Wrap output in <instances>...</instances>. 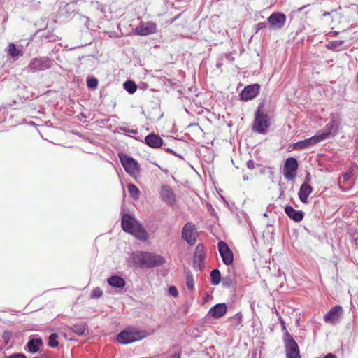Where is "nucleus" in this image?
Instances as JSON below:
<instances>
[{"instance_id": "nucleus-32", "label": "nucleus", "mask_w": 358, "mask_h": 358, "mask_svg": "<svg viewBox=\"0 0 358 358\" xmlns=\"http://www.w3.org/2000/svg\"><path fill=\"white\" fill-rule=\"evenodd\" d=\"M221 282L222 287L227 289L231 287L234 284V280L230 275L224 277Z\"/></svg>"}, {"instance_id": "nucleus-34", "label": "nucleus", "mask_w": 358, "mask_h": 358, "mask_svg": "<svg viewBox=\"0 0 358 358\" xmlns=\"http://www.w3.org/2000/svg\"><path fill=\"white\" fill-rule=\"evenodd\" d=\"M13 334L12 331L8 330H5L1 335V338L3 339L4 345H8L10 339L12 338Z\"/></svg>"}, {"instance_id": "nucleus-27", "label": "nucleus", "mask_w": 358, "mask_h": 358, "mask_svg": "<svg viewBox=\"0 0 358 358\" xmlns=\"http://www.w3.org/2000/svg\"><path fill=\"white\" fill-rule=\"evenodd\" d=\"M6 51L8 54L14 59L18 58L19 56L22 55V52L16 48V46L14 43H10L8 44Z\"/></svg>"}, {"instance_id": "nucleus-15", "label": "nucleus", "mask_w": 358, "mask_h": 358, "mask_svg": "<svg viewBox=\"0 0 358 358\" xmlns=\"http://www.w3.org/2000/svg\"><path fill=\"white\" fill-rule=\"evenodd\" d=\"M259 85L253 84L246 86L240 93V99L244 101L251 100L257 96L259 91Z\"/></svg>"}, {"instance_id": "nucleus-22", "label": "nucleus", "mask_w": 358, "mask_h": 358, "mask_svg": "<svg viewBox=\"0 0 358 358\" xmlns=\"http://www.w3.org/2000/svg\"><path fill=\"white\" fill-rule=\"evenodd\" d=\"M67 329L79 336L86 335L88 333L87 324L84 322L73 324L69 326Z\"/></svg>"}, {"instance_id": "nucleus-46", "label": "nucleus", "mask_w": 358, "mask_h": 358, "mask_svg": "<svg viewBox=\"0 0 358 358\" xmlns=\"http://www.w3.org/2000/svg\"><path fill=\"white\" fill-rule=\"evenodd\" d=\"M180 15L181 14L176 15L174 17L169 20V24L173 23L176 20H178L180 17Z\"/></svg>"}, {"instance_id": "nucleus-26", "label": "nucleus", "mask_w": 358, "mask_h": 358, "mask_svg": "<svg viewBox=\"0 0 358 358\" xmlns=\"http://www.w3.org/2000/svg\"><path fill=\"white\" fill-rule=\"evenodd\" d=\"M222 280L221 273L218 268H213L210 273V281L211 285H217Z\"/></svg>"}, {"instance_id": "nucleus-50", "label": "nucleus", "mask_w": 358, "mask_h": 358, "mask_svg": "<svg viewBox=\"0 0 358 358\" xmlns=\"http://www.w3.org/2000/svg\"><path fill=\"white\" fill-rule=\"evenodd\" d=\"M264 171H266L267 173H270L271 175L273 174V171L271 168H265Z\"/></svg>"}, {"instance_id": "nucleus-8", "label": "nucleus", "mask_w": 358, "mask_h": 358, "mask_svg": "<svg viewBox=\"0 0 358 358\" xmlns=\"http://www.w3.org/2000/svg\"><path fill=\"white\" fill-rule=\"evenodd\" d=\"M328 136L329 133H322L321 134L315 135L309 138L294 143L293 145V149L295 150H301L310 148L327 138Z\"/></svg>"}, {"instance_id": "nucleus-21", "label": "nucleus", "mask_w": 358, "mask_h": 358, "mask_svg": "<svg viewBox=\"0 0 358 358\" xmlns=\"http://www.w3.org/2000/svg\"><path fill=\"white\" fill-rule=\"evenodd\" d=\"M343 312V308L341 306L337 305L330 309L324 316V320L326 322L333 323L337 320Z\"/></svg>"}, {"instance_id": "nucleus-40", "label": "nucleus", "mask_w": 358, "mask_h": 358, "mask_svg": "<svg viewBox=\"0 0 358 358\" xmlns=\"http://www.w3.org/2000/svg\"><path fill=\"white\" fill-rule=\"evenodd\" d=\"M87 84L90 88H95L97 87L98 80L96 78L88 79L87 81Z\"/></svg>"}, {"instance_id": "nucleus-20", "label": "nucleus", "mask_w": 358, "mask_h": 358, "mask_svg": "<svg viewBox=\"0 0 358 358\" xmlns=\"http://www.w3.org/2000/svg\"><path fill=\"white\" fill-rule=\"evenodd\" d=\"M227 310V304L225 303H220L212 306L208 310V315L213 318L218 319L224 315Z\"/></svg>"}, {"instance_id": "nucleus-35", "label": "nucleus", "mask_w": 358, "mask_h": 358, "mask_svg": "<svg viewBox=\"0 0 358 358\" xmlns=\"http://www.w3.org/2000/svg\"><path fill=\"white\" fill-rule=\"evenodd\" d=\"M102 295H103V291L99 287L94 288L91 292V298L92 299H99V298L101 297Z\"/></svg>"}, {"instance_id": "nucleus-33", "label": "nucleus", "mask_w": 358, "mask_h": 358, "mask_svg": "<svg viewBox=\"0 0 358 358\" xmlns=\"http://www.w3.org/2000/svg\"><path fill=\"white\" fill-rule=\"evenodd\" d=\"M128 191L130 194V195L134 199H138L139 196V190L138 187L134 185V184H129L128 185Z\"/></svg>"}, {"instance_id": "nucleus-7", "label": "nucleus", "mask_w": 358, "mask_h": 358, "mask_svg": "<svg viewBox=\"0 0 358 358\" xmlns=\"http://www.w3.org/2000/svg\"><path fill=\"white\" fill-rule=\"evenodd\" d=\"M52 66V62L47 57H35L31 60L27 70L28 72H37L49 69Z\"/></svg>"}, {"instance_id": "nucleus-45", "label": "nucleus", "mask_w": 358, "mask_h": 358, "mask_svg": "<svg viewBox=\"0 0 358 358\" xmlns=\"http://www.w3.org/2000/svg\"><path fill=\"white\" fill-rule=\"evenodd\" d=\"M247 166L250 169H253L255 168V162L252 160H249L247 162Z\"/></svg>"}, {"instance_id": "nucleus-56", "label": "nucleus", "mask_w": 358, "mask_h": 358, "mask_svg": "<svg viewBox=\"0 0 358 358\" xmlns=\"http://www.w3.org/2000/svg\"><path fill=\"white\" fill-rule=\"evenodd\" d=\"M357 248H358V245H357Z\"/></svg>"}, {"instance_id": "nucleus-48", "label": "nucleus", "mask_w": 358, "mask_h": 358, "mask_svg": "<svg viewBox=\"0 0 358 358\" xmlns=\"http://www.w3.org/2000/svg\"><path fill=\"white\" fill-rule=\"evenodd\" d=\"M225 57H226V58H227L229 61H231V62L234 61V57L231 55V54H227Z\"/></svg>"}, {"instance_id": "nucleus-14", "label": "nucleus", "mask_w": 358, "mask_h": 358, "mask_svg": "<svg viewBox=\"0 0 358 358\" xmlns=\"http://www.w3.org/2000/svg\"><path fill=\"white\" fill-rule=\"evenodd\" d=\"M297 168V160L294 157L287 158L283 168V173L286 179L294 178Z\"/></svg>"}, {"instance_id": "nucleus-43", "label": "nucleus", "mask_w": 358, "mask_h": 358, "mask_svg": "<svg viewBox=\"0 0 358 358\" xmlns=\"http://www.w3.org/2000/svg\"><path fill=\"white\" fill-rule=\"evenodd\" d=\"M33 358H50V356L48 354V352H44L43 353L41 352V354L38 356H36Z\"/></svg>"}, {"instance_id": "nucleus-13", "label": "nucleus", "mask_w": 358, "mask_h": 358, "mask_svg": "<svg viewBox=\"0 0 358 358\" xmlns=\"http://www.w3.org/2000/svg\"><path fill=\"white\" fill-rule=\"evenodd\" d=\"M270 29H280L286 22V16L280 12L273 13L267 19Z\"/></svg>"}, {"instance_id": "nucleus-3", "label": "nucleus", "mask_w": 358, "mask_h": 358, "mask_svg": "<svg viewBox=\"0 0 358 358\" xmlns=\"http://www.w3.org/2000/svg\"><path fill=\"white\" fill-rule=\"evenodd\" d=\"M149 334L145 330H141L134 326H128L117 335V341L122 345H127L148 337Z\"/></svg>"}, {"instance_id": "nucleus-49", "label": "nucleus", "mask_w": 358, "mask_h": 358, "mask_svg": "<svg viewBox=\"0 0 358 358\" xmlns=\"http://www.w3.org/2000/svg\"><path fill=\"white\" fill-rule=\"evenodd\" d=\"M189 308V306L186 303L184 307L183 313L186 314Z\"/></svg>"}, {"instance_id": "nucleus-1", "label": "nucleus", "mask_w": 358, "mask_h": 358, "mask_svg": "<svg viewBox=\"0 0 358 358\" xmlns=\"http://www.w3.org/2000/svg\"><path fill=\"white\" fill-rule=\"evenodd\" d=\"M122 229L136 239L145 241L148 238V234L143 224L137 220L133 214L121 213Z\"/></svg>"}, {"instance_id": "nucleus-44", "label": "nucleus", "mask_w": 358, "mask_h": 358, "mask_svg": "<svg viewBox=\"0 0 358 358\" xmlns=\"http://www.w3.org/2000/svg\"><path fill=\"white\" fill-rule=\"evenodd\" d=\"M120 129L125 133L130 132V133L134 134L137 133V131L136 130H134V129L129 130V129H127L126 127H120Z\"/></svg>"}, {"instance_id": "nucleus-47", "label": "nucleus", "mask_w": 358, "mask_h": 358, "mask_svg": "<svg viewBox=\"0 0 358 358\" xmlns=\"http://www.w3.org/2000/svg\"><path fill=\"white\" fill-rule=\"evenodd\" d=\"M180 354L177 352V353H173L172 355H171L170 357L169 358H180Z\"/></svg>"}, {"instance_id": "nucleus-9", "label": "nucleus", "mask_w": 358, "mask_h": 358, "mask_svg": "<svg viewBox=\"0 0 358 358\" xmlns=\"http://www.w3.org/2000/svg\"><path fill=\"white\" fill-rule=\"evenodd\" d=\"M181 236L189 245H194L196 242L197 237V229L196 225L191 222H187L182 229Z\"/></svg>"}, {"instance_id": "nucleus-55", "label": "nucleus", "mask_w": 358, "mask_h": 358, "mask_svg": "<svg viewBox=\"0 0 358 358\" xmlns=\"http://www.w3.org/2000/svg\"><path fill=\"white\" fill-rule=\"evenodd\" d=\"M264 217H267V213H264L263 215Z\"/></svg>"}, {"instance_id": "nucleus-16", "label": "nucleus", "mask_w": 358, "mask_h": 358, "mask_svg": "<svg viewBox=\"0 0 358 358\" xmlns=\"http://www.w3.org/2000/svg\"><path fill=\"white\" fill-rule=\"evenodd\" d=\"M161 199L168 206H173L176 203V196L173 189L168 185H162L159 192Z\"/></svg>"}, {"instance_id": "nucleus-54", "label": "nucleus", "mask_w": 358, "mask_h": 358, "mask_svg": "<svg viewBox=\"0 0 358 358\" xmlns=\"http://www.w3.org/2000/svg\"><path fill=\"white\" fill-rule=\"evenodd\" d=\"M329 15V12H327V13H324L323 14V15H324V16H327V15Z\"/></svg>"}, {"instance_id": "nucleus-23", "label": "nucleus", "mask_w": 358, "mask_h": 358, "mask_svg": "<svg viewBox=\"0 0 358 358\" xmlns=\"http://www.w3.org/2000/svg\"><path fill=\"white\" fill-rule=\"evenodd\" d=\"M107 282L110 287L117 289H123L126 285L125 280L117 275H113L108 278Z\"/></svg>"}, {"instance_id": "nucleus-42", "label": "nucleus", "mask_w": 358, "mask_h": 358, "mask_svg": "<svg viewBox=\"0 0 358 358\" xmlns=\"http://www.w3.org/2000/svg\"><path fill=\"white\" fill-rule=\"evenodd\" d=\"M280 324L282 327V331H283V335H285L286 332H289L286 328L285 322L282 318H280Z\"/></svg>"}, {"instance_id": "nucleus-17", "label": "nucleus", "mask_w": 358, "mask_h": 358, "mask_svg": "<svg viewBox=\"0 0 358 358\" xmlns=\"http://www.w3.org/2000/svg\"><path fill=\"white\" fill-rule=\"evenodd\" d=\"M310 180H304L299 187L298 196L303 203H308V197L313 192V187L309 183Z\"/></svg>"}, {"instance_id": "nucleus-30", "label": "nucleus", "mask_w": 358, "mask_h": 358, "mask_svg": "<svg viewBox=\"0 0 358 358\" xmlns=\"http://www.w3.org/2000/svg\"><path fill=\"white\" fill-rule=\"evenodd\" d=\"M344 43V41H333L329 42L327 45V48L329 50H332L334 51H339L341 50V45Z\"/></svg>"}, {"instance_id": "nucleus-24", "label": "nucleus", "mask_w": 358, "mask_h": 358, "mask_svg": "<svg viewBox=\"0 0 358 358\" xmlns=\"http://www.w3.org/2000/svg\"><path fill=\"white\" fill-rule=\"evenodd\" d=\"M145 141L150 147L157 148L162 145L163 140L162 138L155 134H149L145 138Z\"/></svg>"}, {"instance_id": "nucleus-38", "label": "nucleus", "mask_w": 358, "mask_h": 358, "mask_svg": "<svg viewBox=\"0 0 358 358\" xmlns=\"http://www.w3.org/2000/svg\"><path fill=\"white\" fill-rule=\"evenodd\" d=\"M278 186H279V191H280V195H279L278 198L282 199L284 192L286 189V186H285V184L282 182V180L278 181Z\"/></svg>"}, {"instance_id": "nucleus-6", "label": "nucleus", "mask_w": 358, "mask_h": 358, "mask_svg": "<svg viewBox=\"0 0 358 358\" xmlns=\"http://www.w3.org/2000/svg\"><path fill=\"white\" fill-rule=\"evenodd\" d=\"M283 343L287 358H301L298 343L289 332L283 335Z\"/></svg>"}, {"instance_id": "nucleus-36", "label": "nucleus", "mask_w": 358, "mask_h": 358, "mask_svg": "<svg viewBox=\"0 0 358 358\" xmlns=\"http://www.w3.org/2000/svg\"><path fill=\"white\" fill-rule=\"evenodd\" d=\"M231 318L234 319L236 321V323L234 325V328L238 329V326L241 325V324L243 321V315H242L241 313L238 312V313H236Z\"/></svg>"}, {"instance_id": "nucleus-52", "label": "nucleus", "mask_w": 358, "mask_h": 358, "mask_svg": "<svg viewBox=\"0 0 358 358\" xmlns=\"http://www.w3.org/2000/svg\"><path fill=\"white\" fill-rule=\"evenodd\" d=\"M353 239H354L355 244L357 246H358V236L357 237H354Z\"/></svg>"}, {"instance_id": "nucleus-39", "label": "nucleus", "mask_w": 358, "mask_h": 358, "mask_svg": "<svg viewBox=\"0 0 358 358\" xmlns=\"http://www.w3.org/2000/svg\"><path fill=\"white\" fill-rule=\"evenodd\" d=\"M3 358H27V356L22 352H15Z\"/></svg>"}, {"instance_id": "nucleus-10", "label": "nucleus", "mask_w": 358, "mask_h": 358, "mask_svg": "<svg viewBox=\"0 0 358 358\" xmlns=\"http://www.w3.org/2000/svg\"><path fill=\"white\" fill-rule=\"evenodd\" d=\"M217 250L223 264L226 266L231 265L234 262V256L227 243L224 241H220L217 243Z\"/></svg>"}, {"instance_id": "nucleus-2", "label": "nucleus", "mask_w": 358, "mask_h": 358, "mask_svg": "<svg viewBox=\"0 0 358 358\" xmlns=\"http://www.w3.org/2000/svg\"><path fill=\"white\" fill-rule=\"evenodd\" d=\"M131 261L135 266L148 268L162 266L166 262L163 256L145 251H137L134 252L131 255Z\"/></svg>"}, {"instance_id": "nucleus-31", "label": "nucleus", "mask_w": 358, "mask_h": 358, "mask_svg": "<svg viewBox=\"0 0 358 358\" xmlns=\"http://www.w3.org/2000/svg\"><path fill=\"white\" fill-rule=\"evenodd\" d=\"M124 88L129 93L134 94L137 90L136 84L131 80H127L123 84Z\"/></svg>"}, {"instance_id": "nucleus-5", "label": "nucleus", "mask_w": 358, "mask_h": 358, "mask_svg": "<svg viewBox=\"0 0 358 358\" xmlns=\"http://www.w3.org/2000/svg\"><path fill=\"white\" fill-rule=\"evenodd\" d=\"M119 158L122 165L129 176L132 178H137L139 176L141 171L140 164L133 157L124 153L120 154Z\"/></svg>"}, {"instance_id": "nucleus-25", "label": "nucleus", "mask_w": 358, "mask_h": 358, "mask_svg": "<svg viewBox=\"0 0 358 358\" xmlns=\"http://www.w3.org/2000/svg\"><path fill=\"white\" fill-rule=\"evenodd\" d=\"M339 189L342 192L350 191L355 185L356 180H336Z\"/></svg>"}, {"instance_id": "nucleus-11", "label": "nucleus", "mask_w": 358, "mask_h": 358, "mask_svg": "<svg viewBox=\"0 0 358 358\" xmlns=\"http://www.w3.org/2000/svg\"><path fill=\"white\" fill-rule=\"evenodd\" d=\"M206 258L205 247L202 243H199L194 252L192 266L196 271H202Z\"/></svg>"}, {"instance_id": "nucleus-51", "label": "nucleus", "mask_w": 358, "mask_h": 358, "mask_svg": "<svg viewBox=\"0 0 358 358\" xmlns=\"http://www.w3.org/2000/svg\"><path fill=\"white\" fill-rule=\"evenodd\" d=\"M166 152H169V153H172L173 155H176V153L173 152V150L171 148H166L165 149Z\"/></svg>"}, {"instance_id": "nucleus-53", "label": "nucleus", "mask_w": 358, "mask_h": 358, "mask_svg": "<svg viewBox=\"0 0 358 358\" xmlns=\"http://www.w3.org/2000/svg\"><path fill=\"white\" fill-rule=\"evenodd\" d=\"M310 174L308 173L307 174V176H306V179H310V178H310Z\"/></svg>"}, {"instance_id": "nucleus-12", "label": "nucleus", "mask_w": 358, "mask_h": 358, "mask_svg": "<svg viewBox=\"0 0 358 358\" xmlns=\"http://www.w3.org/2000/svg\"><path fill=\"white\" fill-rule=\"evenodd\" d=\"M43 346V341L41 336H31L24 345V350L31 354L42 352L41 348Z\"/></svg>"}, {"instance_id": "nucleus-28", "label": "nucleus", "mask_w": 358, "mask_h": 358, "mask_svg": "<svg viewBox=\"0 0 358 358\" xmlns=\"http://www.w3.org/2000/svg\"><path fill=\"white\" fill-rule=\"evenodd\" d=\"M185 274L187 288L189 291H193L194 289V280L191 271L188 268H185Z\"/></svg>"}, {"instance_id": "nucleus-4", "label": "nucleus", "mask_w": 358, "mask_h": 358, "mask_svg": "<svg viewBox=\"0 0 358 358\" xmlns=\"http://www.w3.org/2000/svg\"><path fill=\"white\" fill-rule=\"evenodd\" d=\"M270 126L268 116L264 112L260 110V106L255 112L252 130L258 134H264Z\"/></svg>"}, {"instance_id": "nucleus-41", "label": "nucleus", "mask_w": 358, "mask_h": 358, "mask_svg": "<svg viewBox=\"0 0 358 358\" xmlns=\"http://www.w3.org/2000/svg\"><path fill=\"white\" fill-rule=\"evenodd\" d=\"M267 27H268V22H259L255 25L256 32H258L261 29H265Z\"/></svg>"}, {"instance_id": "nucleus-29", "label": "nucleus", "mask_w": 358, "mask_h": 358, "mask_svg": "<svg viewBox=\"0 0 358 358\" xmlns=\"http://www.w3.org/2000/svg\"><path fill=\"white\" fill-rule=\"evenodd\" d=\"M58 338L59 335L57 333L54 332L50 334V335L48 337V346L52 348L58 347Z\"/></svg>"}, {"instance_id": "nucleus-18", "label": "nucleus", "mask_w": 358, "mask_h": 358, "mask_svg": "<svg viewBox=\"0 0 358 358\" xmlns=\"http://www.w3.org/2000/svg\"><path fill=\"white\" fill-rule=\"evenodd\" d=\"M157 26L152 22H148L145 24H141L136 27L135 33L140 36H148L155 33Z\"/></svg>"}, {"instance_id": "nucleus-19", "label": "nucleus", "mask_w": 358, "mask_h": 358, "mask_svg": "<svg viewBox=\"0 0 358 358\" xmlns=\"http://www.w3.org/2000/svg\"><path fill=\"white\" fill-rule=\"evenodd\" d=\"M286 215L296 222H299L304 217V212L301 210H296L290 205H286L284 208Z\"/></svg>"}, {"instance_id": "nucleus-37", "label": "nucleus", "mask_w": 358, "mask_h": 358, "mask_svg": "<svg viewBox=\"0 0 358 358\" xmlns=\"http://www.w3.org/2000/svg\"><path fill=\"white\" fill-rule=\"evenodd\" d=\"M168 293L170 296L173 297H176L178 296V291L175 286H170L168 289Z\"/></svg>"}]
</instances>
